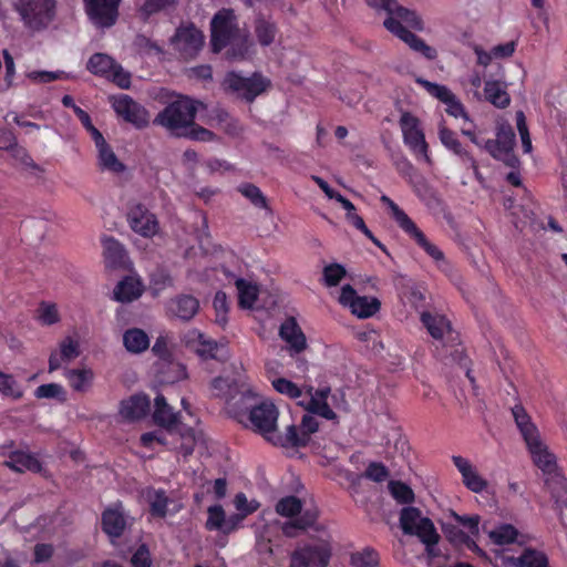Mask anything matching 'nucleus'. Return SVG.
Masks as SVG:
<instances>
[{
	"mask_svg": "<svg viewBox=\"0 0 567 567\" xmlns=\"http://www.w3.org/2000/svg\"><path fill=\"white\" fill-rule=\"evenodd\" d=\"M63 375L72 390L80 393L86 392L94 380V372L90 368L65 369Z\"/></svg>",
	"mask_w": 567,
	"mask_h": 567,
	"instance_id": "nucleus-32",
	"label": "nucleus"
},
{
	"mask_svg": "<svg viewBox=\"0 0 567 567\" xmlns=\"http://www.w3.org/2000/svg\"><path fill=\"white\" fill-rule=\"evenodd\" d=\"M350 564L352 567H377L379 565V554L371 547H365L361 551L351 554Z\"/></svg>",
	"mask_w": 567,
	"mask_h": 567,
	"instance_id": "nucleus-45",
	"label": "nucleus"
},
{
	"mask_svg": "<svg viewBox=\"0 0 567 567\" xmlns=\"http://www.w3.org/2000/svg\"><path fill=\"white\" fill-rule=\"evenodd\" d=\"M389 492L399 504H411L414 502V492L401 481L389 482Z\"/></svg>",
	"mask_w": 567,
	"mask_h": 567,
	"instance_id": "nucleus-48",
	"label": "nucleus"
},
{
	"mask_svg": "<svg viewBox=\"0 0 567 567\" xmlns=\"http://www.w3.org/2000/svg\"><path fill=\"white\" fill-rule=\"evenodd\" d=\"M365 3L372 9L380 11L383 10L388 13L386 18L398 19L403 21L409 28L415 31L424 30V22L422 18L413 10H410L396 0H364Z\"/></svg>",
	"mask_w": 567,
	"mask_h": 567,
	"instance_id": "nucleus-18",
	"label": "nucleus"
},
{
	"mask_svg": "<svg viewBox=\"0 0 567 567\" xmlns=\"http://www.w3.org/2000/svg\"><path fill=\"white\" fill-rule=\"evenodd\" d=\"M154 408L153 420L157 425L172 429L179 423L178 413L174 412L173 408L167 404L163 394L156 395Z\"/></svg>",
	"mask_w": 567,
	"mask_h": 567,
	"instance_id": "nucleus-30",
	"label": "nucleus"
},
{
	"mask_svg": "<svg viewBox=\"0 0 567 567\" xmlns=\"http://www.w3.org/2000/svg\"><path fill=\"white\" fill-rule=\"evenodd\" d=\"M279 337L289 346V350L301 353L307 348V339L296 318H287L279 328Z\"/></svg>",
	"mask_w": 567,
	"mask_h": 567,
	"instance_id": "nucleus-24",
	"label": "nucleus"
},
{
	"mask_svg": "<svg viewBox=\"0 0 567 567\" xmlns=\"http://www.w3.org/2000/svg\"><path fill=\"white\" fill-rule=\"evenodd\" d=\"M319 512L316 507L301 509L300 516L286 522L282 525V533L287 537H297L300 532L307 530L308 528L326 529L323 526H317V519Z\"/></svg>",
	"mask_w": 567,
	"mask_h": 567,
	"instance_id": "nucleus-25",
	"label": "nucleus"
},
{
	"mask_svg": "<svg viewBox=\"0 0 567 567\" xmlns=\"http://www.w3.org/2000/svg\"><path fill=\"white\" fill-rule=\"evenodd\" d=\"M127 221L133 231L146 238L153 237L158 230L156 216L142 204L131 206Z\"/></svg>",
	"mask_w": 567,
	"mask_h": 567,
	"instance_id": "nucleus-19",
	"label": "nucleus"
},
{
	"mask_svg": "<svg viewBox=\"0 0 567 567\" xmlns=\"http://www.w3.org/2000/svg\"><path fill=\"white\" fill-rule=\"evenodd\" d=\"M128 515L121 501L107 506L101 514V529L111 543L121 538L127 528Z\"/></svg>",
	"mask_w": 567,
	"mask_h": 567,
	"instance_id": "nucleus-15",
	"label": "nucleus"
},
{
	"mask_svg": "<svg viewBox=\"0 0 567 567\" xmlns=\"http://www.w3.org/2000/svg\"><path fill=\"white\" fill-rule=\"evenodd\" d=\"M399 125L402 132L404 145L417 159L422 158L431 165L432 159L430 156V147L421 127L420 120L412 113L404 111L401 114Z\"/></svg>",
	"mask_w": 567,
	"mask_h": 567,
	"instance_id": "nucleus-8",
	"label": "nucleus"
},
{
	"mask_svg": "<svg viewBox=\"0 0 567 567\" xmlns=\"http://www.w3.org/2000/svg\"><path fill=\"white\" fill-rule=\"evenodd\" d=\"M150 513L154 517L164 518L167 514L168 497L164 489H153L148 494Z\"/></svg>",
	"mask_w": 567,
	"mask_h": 567,
	"instance_id": "nucleus-43",
	"label": "nucleus"
},
{
	"mask_svg": "<svg viewBox=\"0 0 567 567\" xmlns=\"http://www.w3.org/2000/svg\"><path fill=\"white\" fill-rule=\"evenodd\" d=\"M99 165L103 171L112 173H122L125 169L124 164L117 158L116 154L109 143L96 148Z\"/></svg>",
	"mask_w": 567,
	"mask_h": 567,
	"instance_id": "nucleus-39",
	"label": "nucleus"
},
{
	"mask_svg": "<svg viewBox=\"0 0 567 567\" xmlns=\"http://www.w3.org/2000/svg\"><path fill=\"white\" fill-rule=\"evenodd\" d=\"M59 353L61 359L71 361L80 355V346L72 337H66L60 342Z\"/></svg>",
	"mask_w": 567,
	"mask_h": 567,
	"instance_id": "nucleus-63",
	"label": "nucleus"
},
{
	"mask_svg": "<svg viewBox=\"0 0 567 567\" xmlns=\"http://www.w3.org/2000/svg\"><path fill=\"white\" fill-rule=\"evenodd\" d=\"M0 393L6 398L20 400L23 390L12 374L0 371Z\"/></svg>",
	"mask_w": 567,
	"mask_h": 567,
	"instance_id": "nucleus-44",
	"label": "nucleus"
},
{
	"mask_svg": "<svg viewBox=\"0 0 567 567\" xmlns=\"http://www.w3.org/2000/svg\"><path fill=\"white\" fill-rule=\"evenodd\" d=\"M254 31L258 43L261 47H269L275 42L278 28L274 21L260 16L255 19Z\"/></svg>",
	"mask_w": 567,
	"mask_h": 567,
	"instance_id": "nucleus-35",
	"label": "nucleus"
},
{
	"mask_svg": "<svg viewBox=\"0 0 567 567\" xmlns=\"http://www.w3.org/2000/svg\"><path fill=\"white\" fill-rule=\"evenodd\" d=\"M151 401L146 394H133L120 403L121 416L130 422L145 417L150 411Z\"/></svg>",
	"mask_w": 567,
	"mask_h": 567,
	"instance_id": "nucleus-22",
	"label": "nucleus"
},
{
	"mask_svg": "<svg viewBox=\"0 0 567 567\" xmlns=\"http://www.w3.org/2000/svg\"><path fill=\"white\" fill-rule=\"evenodd\" d=\"M347 221L351 224L355 229L360 230L367 238H369L375 246L384 250L382 243L372 234L367 227L363 218L354 212L346 214Z\"/></svg>",
	"mask_w": 567,
	"mask_h": 567,
	"instance_id": "nucleus-57",
	"label": "nucleus"
},
{
	"mask_svg": "<svg viewBox=\"0 0 567 567\" xmlns=\"http://www.w3.org/2000/svg\"><path fill=\"white\" fill-rule=\"evenodd\" d=\"M278 416L279 411L271 401L259 400L241 424L260 434L275 446L285 449L306 447L311 435L319 430L318 420L303 414L299 425H288L285 433H277Z\"/></svg>",
	"mask_w": 567,
	"mask_h": 567,
	"instance_id": "nucleus-1",
	"label": "nucleus"
},
{
	"mask_svg": "<svg viewBox=\"0 0 567 567\" xmlns=\"http://www.w3.org/2000/svg\"><path fill=\"white\" fill-rule=\"evenodd\" d=\"M238 192L245 196L257 208L269 209L266 196L259 187L251 183H244L238 187Z\"/></svg>",
	"mask_w": 567,
	"mask_h": 567,
	"instance_id": "nucleus-46",
	"label": "nucleus"
},
{
	"mask_svg": "<svg viewBox=\"0 0 567 567\" xmlns=\"http://www.w3.org/2000/svg\"><path fill=\"white\" fill-rule=\"evenodd\" d=\"M416 82L421 84L429 94L436 97L442 103H445L453 94V92L445 85L433 83L424 79H417Z\"/></svg>",
	"mask_w": 567,
	"mask_h": 567,
	"instance_id": "nucleus-60",
	"label": "nucleus"
},
{
	"mask_svg": "<svg viewBox=\"0 0 567 567\" xmlns=\"http://www.w3.org/2000/svg\"><path fill=\"white\" fill-rule=\"evenodd\" d=\"M400 526L405 535L417 536L426 546L430 556H436L433 547L439 543L437 534L433 522L421 516V511L413 506L402 508L400 513Z\"/></svg>",
	"mask_w": 567,
	"mask_h": 567,
	"instance_id": "nucleus-7",
	"label": "nucleus"
},
{
	"mask_svg": "<svg viewBox=\"0 0 567 567\" xmlns=\"http://www.w3.org/2000/svg\"><path fill=\"white\" fill-rule=\"evenodd\" d=\"M197 105L188 96H181L168 103L154 118L153 123L178 136L182 131L194 124Z\"/></svg>",
	"mask_w": 567,
	"mask_h": 567,
	"instance_id": "nucleus-5",
	"label": "nucleus"
},
{
	"mask_svg": "<svg viewBox=\"0 0 567 567\" xmlns=\"http://www.w3.org/2000/svg\"><path fill=\"white\" fill-rule=\"evenodd\" d=\"M346 275V268L337 262L327 265L322 271L323 281L327 287L338 286Z\"/></svg>",
	"mask_w": 567,
	"mask_h": 567,
	"instance_id": "nucleus-55",
	"label": "nucleus"
},
{
	"mask_svg": "<svg viewBox=\"0 0 567 567\" xmlns=\"http://www.w3.org/2000/svg\"><path fill=\"white\" fill-rule=\"evenodd\" d=\"M122 0H83L90 21L100 29L113 27L118 18Z\"/></svg>",
	"mask_w": 567,
	"mask_h": 567,
	"instance_id": "nucleus-14",
	"label": "nucleus"
},
{
	"mask_svg": "<svg viewBox=\"0 0 567 567\" xmlns=\"http://www.w3.org/2000/svg\"><path fill=\"white\" fill-rule=\"evenodd\" d=\"M502 564L508 567H548V557L542 550L525 548L519 556L503 553Z\"/></svg>",
	"mask_w": 567,
	"mask_h": 567,
	"instance_id": "nucleus-21",
	"label": "nucleus"
},
{
	"mask_svg": "<svg viewBox=\"0 0 567 567\" xmlns=\"http://www.w3.org/2000/svg\"><path fill=\"white\" fill-rule=\"evenodd\" d=\"M452 462L462 476V483L468 491L480 494L487 488L488 482L480 475L476 467L467 458L453 455Z\"/></svg>",
	"mask_w": 567,
	"mask_h": 567,
	"instance_id": "nucleus-20",
	"label": "nucleus"
},
{
	"mask_svg": "<svg viewBox=\"0 0 567 567\" xmlns=\"http://www.w3.org/2000/svg\"><path fill=\"white\" fill-rule=\"evenodd\" d=\"M207 520L205 523V528L207 530H219L223 533V528L225 526V511L221 505H212L207 509Z\"/></svg>",
	"mask_w": 567,
	"mask_h": 567,
	"instance_id": "nucleus-52",
	"label": "nucleus"
},
{
	"mask_svg": "<svg viewBox=\"0 0 567 567\" xmlns=\"http://www.w3.org/2000/svg\"><path fill=\"white\" fill-rule=\"evenodd\" d=\"M178 0H145L140 9L141 17L147 21L153 14L174 8Z\"/></svg>",
	"mask_w": 567,
	"mask_h": 567,
	"instance_id": "nucleus-51",
	"label": "nucleus"
},
{
	"mask_svg": "<svg viewBox=\"0 0 567 567\" xmlns=\"http://www.w3.org/2000/svg\"><path fill=\"white\" fill-rule=\"evenodd\" d=\"M439 138L445 148L460 157L462 163H465V159L472 155L466 148L463 147L462 143L457 138L456 133L446 126H440Z\"/></svg>",
	"mask_w": 567,
	"mask_h": 567,
	"instance_id": "nucleus-37",
	"label": "nucleus"
},
{
	"mask_svg": "<svg viewBox=\"0 0 567 567\" xmlns=\"http://www.w3.org/2000/svg\"><path fill=\"white\" fill-rule=\"evenodd\" d=\"M512 414L525 443H529V441H534L539 436L537 426L533 423L530 416L522 404L513 406Z\"/></svg>",
	"mask_w": 567,
	"mask_h": 567,
	"instance_id": "nucleus-33",
	"label": "nucleus"
},
{
	"mask_svg": "<svg viewBox=\"0 0 567 567\" xmlns=\"http://www.w3.org/2000/svg\"><path fill=\"white\" fill-rule=\"evenodd\" d=\"M12 6L23 25L37 32L47 29L56 16V0H13Z\"/></svg>",
	"mask_w": 567,
	"mask_h": 567,
	"instance_id": "nucleus-6",
	"label": "nucleus"
},
{
	"mask_svg": "<svg viewBox=\"0 0 567 567\" xmlns=\"http://www.w3.org/2000/svg\"><path fill=\"white\" fill-rule=\"evenodd\" d=\"M106 79L123 90H127L131 86V74L118 63L115 64Z\"/></svg>",
	"mask_w": 567,
	"mask_h": 567,
	"instance_id": "nucleus-64",
	"label": "nucleus"
},
{
	"mask_svg": "<svg viewBox=\"0 0 567 567\" xmlns=\"http://www.w3.org/2000/svg\"><path fill=\"white\" fill-rule=\"evenodd\" d=\"M496 140L502 151H513L515 146V132L509 123H498Z\"/></svg>",
	"mask_w": 567,
	"mask_h": 567,
	"instance_id": "nucleus-54",
	"label": "nucleus"
},
{
	"mask_svg": "<svg viewBox=\"0 0 567 567\" xmlns=\"http://www.w3.org/2000/svg\"><path fill=\"white\" fill-rule=\"evenodd\" d=\"M272 386L277 392L288 396L289 399H298L302 394L301 389L296 383L286 378L275 379L272 381Z\"/></svg>",
	"mask_w": 567,
	"mask_h": 567,
	"instance_id": "nucleus-59",
	"label": "nucleus"
},
{
	"mask_svg": "<svg viewBox=\"0 0 567 567\" xmlns=\"http://www.w3.org/2000/svg\"><path fill=\"white\" fill-rule=\"evenodd\" d=\"M259 400L258 394L249 385L239 383L227 398V411L234 419L241 423Z\"/></svg>",
	"mask_w": 567,
	"mask_h": 567,
	"instance_id": "nucleus-16",
	"label": "nucleus"
},
{
	"mask_svg": "<svg viewBox=\"0 0 567 567\" xmlns=\"http://www.w3.org/2000/svg\"><path fill=\"white\" fill-rule=\"evenodd\" d=\"M403 23V21H399L398 19L385 18L383 27L403 41L415 53H419L429 61L435 60L437 58L436 49L429 45L422 38L405 28Z\"/></svg>",
	"mask_w": 567,
	"mask_h": 567,
	"instance_id": "nucleus-12",
	"label": "nucleus"
},
{
	"mask_svg": "<svg viewBox=\"0 0 567 567\" xmlns=\"http://www.w3.org/2000/svg\"><path fill=\"white\" fill-rule=\"evenodd\" d=\"M123 343L128 352L141 353L150 347V338L144 330L131 328L124 332Z\"/></svg>",
	"mask_w": 567,
	"mask_h": 567,
	"instance_id": "nucleus-36",
	"label": "nucleus"
},
{
	"mask_svg": "<svg viewBox=\"0 0 567 567\" xmlns=\"http://www.w3.org/2000/svg\"><path fill=\"white\" fill-rule=\"evenodd\" d=\"M320 536L299 545L290 556L289 567H328L332 557L330 535L316 528Z\"/></svg>",
	"mask_w": 567,
	"mask_h": 567,
	"instance_id": "nucleus-3",
	"label": "nucleus"
},
{
	"mask_svg": "<svg viewBox=\"0 0 567 567\" xmlns=\"http://www.w3.org/2000/svg\"><path fill=\"white\" fill-rule=\"evenodd\" d=\"M421 321L432 338L442 343V348L445 350L441 354L442 359L451 358L452 361L466 367L467 357L464 354V349L458 342V336L452 329L447 318L443 315L424 311L421 315Z\"/></svg>",
	"mask_w": 567,
	"mask_h": 567,
	"instance_id": "nucleus-2",
	"label": "nucleus"
},
{
	"mask_svg": "<svg viewBox=\"0 0 567 567\" xmlns=\"http://www.w3.org/2000/svg\"><path fill=\"white\" fill-rule=\"evenodd\" d=\"M364 476L375 483H382L390 476V472L383 463L371 462L364 471Z\"/></svg>",
	"mask_w": 567,
	"mask_h": 567,
	"instance_id": "nucleus-62",
	"label": "nucleus"
},
{
	"mask_svg": "<svg viewBox=\"0 0 567 567\" xmlns=\"http://www.w3.org/2000/svg\"><path fill=\"white\" fill-rule=\"evenodd\" d=\"M518 535L517 529L509 524H504L491 533L495 544L505 545L515 542Z\"/></svg>",
	"mask_w": 567,
	"mask_h": 567,
	"instance_id": "nucleus-58",
	"label": "nucleus"
},
{
	"mask_svg": "<svg viewBox=\"0 0 567 567\" xmlns=\"http://www.w3.org/2000/svg\"><path fill=\"white\" fill-rule=\"evenodd\" d=\"M236 287L238 290V303L244 309L252 307L258 297V290L256 286L251 285L244 278L236 280Z\"/></svg>",
	"mask_w": 567,
	"mask_h": 567,
	"instance_id": "nucleus-41",
	"label": "nucleus"
},
{
	"mask_svg": "<svg viewBox=\"0 0 567 567\" xmlns=\"http://www.w3.org/2000/svg\"><path fill=\"white\" fill-rule=\"evenodd\" d=\"M9 458L7 465L18 472H22L24 468L31 470L38 463L31 454L21 451L11 452Z\"/></svg>",
	"mask_w": 567,
	"mask_h": 567,
	"instance_id": "nucleus-53",
	"label": "nucleus"
},
{
	"mask_svg": "<svg viewBox=\"0 0 567 567\" xmlns=\"http://www.w3.org/2000/svg\"><path fill=\"white\" fill-rule=\"evenodd\" d=\"M144 291L142 281L132 276L124 277L113 290L114 300L118 302H132L138 299Z\"/></svg>",
	"mask_w": 567,
	"mask_h": 567,
	"instance_id": "nucleus-29",
	"label": "nucleus"
},
{
	"mask_svg": "<svg viewBox=\"0 0 567 567\" xmlns=\"http://www.w3.org/2000/svg\"><path fill=\"white\" fill-rule=\"evenodd\" d=\"M186 342L187 344L192 343L195 352L203 359H215L219 361L225 359V354L221 353L224 346L218 344L212 339H207L205 334L199 331H193L187 337Z\"/></svg>",
	"mask_w": 567,
	"mask_h": 567,
	"instance_id": "nucleus-26",
	"label": "nucleus"
},
{
	"mask_svg": "<svg viewBox=\"0 0 567 567\" xmlns=\"http://www.w3.org/2000/svg\"><path fill=\"white\" fill-rule=\"evenodd\" d=\"M213 308L215 310V321L218 326L224 328L228 323V313L230 309V302L228 301L227 295L219 290L215 293L213 299Z\"/></svg>",
	"mask_w": 567,
	"mask_h": 567,
	"instance_id": "nucleus-42",
	"label": "nucleus"
},
{
	"mask_svg": "<svg viewBox=\"0 0 567 567\" xmlns=\"http://www.w3.org/2000/svg\"><path fill=\"white\" fill-rule=\"evenodd\" d=\"M240 31L233 9L218 10L210 20V47L214 53H220Z\"/></svg>",
	"mask_w": 567,
	"mask_h": 567,
	"instance_id": "nucleus-10",
	"label": "nucleus"
},
{
	"mask_svg": "<svg viewBox=\"0 0 567 567\" xmlns=\"http://www.w3.org/2000/svg\"><path fill=\"white\" fill-rule=\"evenodd\" d=\"M37 320L42 326H52L60 321L58 307L53 302L41 301L37 309Z\"/></svg>",
	"mask_w": 567,
	"mask_h": 567,
	"instance_id": "nucleus-47",
	"label": "nucleus"
},
{
	"mask_svg": "<svg viewBox=\"0 0 567 567\" xmlns=\"http://www.w3.org/2000/svg\"><path fill=\"white\" fill-rule=\"evenodd\" d=\"M227 47L225 56L229 61H245L255 54V44L247 30H240Z\"/></svg>",
	"mask_w": 567,
	"mask_h": 567,
	"instance_id": "nucleus-23",
	"label": "nucleus"
},
{
	"mask_svg": "<svg viewBox=\"0 0 567 567\" xmlns=\"http://www.w3.org/2000/svg\"><path fill=\"white\" fill-rule=\"evenodd\" d=\"M300 404L307 411L306 414H308V415H310V416H312L315 419H316L315 415H318V416H321V417H323L326 420L334 421L336 423H338V415L330 408V405L328 404L327 401L319 400L316 396H311L306 404H303V403H300Z\"/></svg>",
	"mask_w": 567,
	"mask_h": 567,
	"instance_id": "nucleus-40",
	"label": "nucleus"
},
{
	"mask_svg": "<svg viewBox=\"0 0 567 567\" xmlns=\"http://www.w3.org/2000/svg\"><path fill=\"white\" fill-rule=\"evenodd\" d=\"M302 509L301 501L293 495L282 497L276 504V512L286 517L292 518L296 515H299Z\"/></svg>",
	"mask_w": 567,
	"mask_h": 567,
	"instance_id": "nucleus-50",
	"label": "nucleus"
},
{
	"mask_svg": "<svg viewBox=\"0 0 567 567\" xmlns=\"http://www.w3.org/2000/svg\"><path fill=\"white\" fill-rule=\"evenodd\" d=\"M535 465L545 474H553L556 468V458L540 440V436L526 443Z\"/></svg>",
	"mask_w": 567,
	"mask_h": 567,
	"instance_id": "nucleus-27",
	"label": "nucleus"
},
{
	"mask_svg": "<svg viewBox=\"0 0 567 567\" xmlns=\"http://www.w3.org/2000/svg\"><path fill=\"white\" fill-rule=\"evenodd\" d=\"M269 84V81L258 72L246 78L236 71H229L223 81V87L226 92L236 93L248 103L254 102L258 95L264 93Z\"/></svg>",
	"mask_w": 567,
	"mask_h": 567,
	"instance_id": "nucleus-9",
	"label": "nucleus"
},
{
	"mask_svg": "<svg viewBox=\"0 0 567 567\" xmlns=\"http://www.w3.org/2000/svg\"><path fill=\"white\" fill-rule=\"evenodd\" d=\"M171 311L184 321H188L198 312L199 301L192 295H179L171 301Z\"/></svg>",
	"mask_w": 567,
	"mask_h": 567,
	"instance_id": "nucleus-31",
	"label": "nucleus"
},
{
	"mask_svg": "<svg viewBox=\"0 0 567 567\" xmlns=\"http://www.w3.org/2000/svg\"><path fill=\"white\" fill-rule=\"evenodd\" d=\"M110 103L116 115L124 122L132 124L135 128L142 130L150 124L148 111L127 94L110 96Z\"/></svg>",
	"mask_w": 567,
	"mask_h": 567,
	"instance_id": "nucleus-11",
	"label": "nucleus"
},
{
	"mask_svg": "<svg viewBox=\"0 0 567 567\" xmlns=\"http://www.w3.org/2000/svg\"><path fill=\"white\" fill-rule=\"evenodd\" d=\"M177 137H185L192 141L209 142L214 140L215 134L194 122V124L182 131Z\"/></svg>",
	"mask_w": 567,
	"mask_h": 567,
	"instance_id": "nucleus-56",
	"label": "nucleus"
},
{
	"mask_svg": "<svg viewBox=\"0 0 567 567\" xmlns=\"http://www.w3.org/2000/svg\"><path fill=\"white\" fill-rule=\"evenodd\" d=\"M381 202L384 204L391 214V217L398 224V226L430 256L436 262L441 270L446 271L449 264L445 260L443 251L430 243L423 231L419 229L415 223L408 216V214L399 207L390 197L386 195L381 196Z\"/></svg>",
	"mask_w": 567,
	"mask_h": 567,
	"instance_id": "nucleus-4",
	"label": "nucleus"
},
{
	"mask_svg": "<svg viewBox=\"0 0 567 567\" xmlns=\"http://www.w3.org/2000/svg\"><path fill=\"white\" fill-rule=\"evenodd\" d=\"M238 384L237 382H229L226 378L217 377L213 379L210 386L214 395L225 398L227 401V398L234 392Z\"/></svg>",
	"mask_w": 567,
	"mask_h": 567,
	"instance_id": "nucleus-61",
	"label": "nucleus"
},
{
	"mask_svg": "<svg viewBox=\"0 0 567 567\" xmlns=\"http://www.w3.org/2000/svg\"><path fill=\"white\" fill-rule=\"evenodd\" d=\"M339 302L351 310V313L360 319L373 317L381 308V302L375 297L358 296L351 285L341 288Z\"/></svg>",
	"mask_w": 567,
	"mask_h": 567,
	"instance_id": "nucleus-13",
	"label": "nucleus"
},
{
	"mask_svg": "<svg viewBox=\"0 0 567 567\" xmlns=\"http://www.w3.org/2000/svg\"><path fill=\"white\" fill-rule=\"evenodd\" d=\"M34 396L37 399H54L63 403L66 401V391L59 383H47L34 390Z\"/></svg>",
	"mask_w": 567,
	"mask_h": 567,
	"instance_id": "nucleus-49",
	"label": "nucleus"
},
{
	"mask_svg": "<svg viewBox=\"0 0 567 567\" xmlns=\"http://www.w3.org/2000/svg\"><path fill=\"white\" fill-rule=\"evenodd\" d=\"M485 99L498 109H505L511 103L509 94L499 81L488 80L484 85Z\"/></svg>",
	"mask_w": 567,
	"mask_h": 567,
	"instance_id": "nucleus-34",
	"label": "nucleus"
},
{
	"mask_svg": "<svg viewBox=\"0 0 567 567\" xmlns=\"http://www.w3.org/2000/svg\"><path fill=\"white\" fill-rule=\"evenodd\" d=\"M102 244L105 266L110 269L125 268L127 254L124 246L113 237H104Z\"/></svg>",
	"mask_w": 567,
	"mask_h": 567,
	"instance_id": "nucleus-28",
	"label": "nucleus"
},
{
	"mask_svg": "<svg viewBox=\"0 0 567 567\" xmlns=\"http://www.w3.org/2000/svg\"><path fill=\"white\" fill-rule=\"evenodd\" d=\"M172 44L184 59L195 58L204 45V35L193 23L176 29Z\"/></svg>",
	"mask_w": 567,
	"mask_h": 567,
	"instance_id": "nucleus-17",
	"label": "nucleus"
},
{
	"mask_svg": "<svg viewBox=\"0 0 567 567\" xmlns=\"http://www.w3.org/2000/svg\"><path fill=\"white\" fill-rule=\"evenodd\" d=\"M117 62L105 53H94L90 56L86 69L94 75L107 78Z\"/></svg>",
	"mask_w": 567,
	"mask_h": 567,
	"instance_id": "nucleus-38",
	"label": "nucleus"
}]
</instances>
